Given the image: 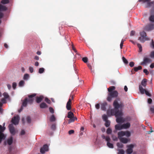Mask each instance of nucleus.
<instances>
[{"label":"nucleus","mask_w":154,"mask_h":154,"mask_svg":"<svg viewBox=\"0 0 154 154\" xmlns=\"http://www.w3.org/2000/svg\"><path fill=\"white\" fill-rule=\"evenodd\" d=\"M29 71L31 73H32L34 71L33 68L32 67H30L29 68Z\"/></svg>","instance_id":"864d4df0"},{"label":"nucleus","mask_w":154,"mask_h":154,"mask_svg":"<svg viewBox=\"0 0 154 154\" xmlns=\"http://www.w3.org/2000/svg\"><path fill=\"white\" fill-rule=\"evenodd\" d=\"M135 33V32L134 31H132L131 32V35L133 36V35Z\"/></svg>","instance_id":"774afa93"},{"label":"nucleus","mask_w":154,"mask_h":154,"mask_svg":"<svg viewBox=\"0 0 154 154\" xmlns=\"http://www.w3.org/2000/svg\"><path fill=\"white\" fill-rule=\"evenodd\" d=\"M25 82L21 80L20 81L19 83V86L20 87H23L24 84Z\"/></svg>","instance_id":"7c9ffc66"},{"label":"nucleus","mask_w":154,"mask_h":154,"mask_svg":"<svg viewBox=\"0 0 154 154\" xmlns=\"http://www.w3.org/2000/svg\"><path fill=\"white\" fill-rule=\"evenodd\" d=\"M113 105L115 108L114 109H109L107 111V114L108 116L115 115L116 118V121L118 123H122L125 121H130L131 118L128 117L125 118L122 117L123 113L121 111L115 112V110L121 109L124 106L118 100H115L114 102Z\"/></svg>","instance_id":"f257e3e1"},{"label":"nucleus","mask_w":154,"mask_h":154,"mask_svg":"<svg viewBox=\"0 0 154 154\" xmlns=\"http://www.w3.org/2000/svg\"><path fill=\"white\" fill-rule=\"evenodd\" d=\"M150 67L151 68H153L154 67V63H152L150 66Z\"/></svg>","instance_id":"338daca9"},{"label":"nucleus","mask_w":154,"mask_h":154,"mask_svg":"<svg viewBox=\"0 0 154 154\" xmlns=\"http://www.w3.org/2000/svg\"><path fill=\"white\" fill-rule=\"evenodd\" d=\"M44 98V97L42 96H41L39 97H38L36 99V102L37 103H39L41 102L42 100Z\"/></svg>","instance_id":"393cba45"},{"label":"nucleus","mask_w":154,"mask_h":154,"mask_svg":"<svg viewBox=\"0 0 154 154\" xmlns=\"http://www.w3.org/2000/svg\"><path fill=\"white\" fill-rule=\"evenodd\" d=\"M124 42V41L123 40V39L122 40L121 43L120 44V47L121 49L122 48V46H123V44Z\"/></svg>","instance_id":"6e6d98bb"},{"label":"nucleus","mask_w":154,"mask_h":154,"mask_svg":"<svg viewBox=\"0 0 154 154\" xmlns=\"http://www.w3.org/2000/svg\"><path fill=\"white\" fill-rule=\"evenodd\" d=\"M7 86L8 89L9 90H10L11 88V85L8 84L7 85Z\"/></svg>","instance_id":"69168bd1"},{"label":"nucleus","mask_w":154,"mask_h":154,"mask_svg":"<svg viewBox=\"0 0 154 154\" xmlns=\"http://www.w3.org/2000/svg\"><path fill=\"white\" fill-rule=\"evenodd\" d=\"M13 142V137H11L8 138L5 142V144H8L9 145H11Z\"/></svg>","instance_id":"f8f14e48"},{"label":"nucleus","mask_w":154,"mask_h":154,"mask_svg":"<svg viewBox=\"0 0 154 154\" xmlns=\"http://www.w3.org/2000/svg\"><path fill=\"white\" fill-rule=\"evenodd\" d=\"M117 146L119 148H122L123 145L122 143H117Z\"/></svg>","instance_id":"473e14b6"},{"label":"nucleus","mask_w":154,"mask_h":154,"mask_svg":"<svg viewBox=\"0 0 154 154\" xmlns=\"http://www.w3.org/2000/svg\"><path fill=\"white\" fill-rule=\"evenodd\" d=\"M9 128L10 132L11 134L14 135L17 132V131L15 129L12 124L9 125Z\"/></svg>","instance_id":"9d476101"},{"label":"nucleus","mask_w":154,"mask_h":154,"mask_svg":"<svg viewBox=\"0 0 154 154\" xmlns=\"http://www.w3.org/2000/svg\"><path fill=\"white\" fill-rule=\"evenodd\" d=\"M40 107L41 108H47L48 106L45 103H42L40 105Z\"/></svg>","instance_id":"a878e982"},{"label":"nucleus","mask_w":154,"mask_h":154,"mask_svg":"<svg viewBox=\"0 0 154 154\" xmlns=\"http://www.w3.org/2000/svg\"><path fill=\"white\" fill-rule=\"evenodd\" d=\"M17 86V84L15 82H13L12 84V87L14 89H15Z\"/></svg>","instance_id":"a18cd8bd"},{"label":"nucleus","mask_w":154,"mask_h":154,"mask_svg":"<svg viewBox=\"0 0 154 154\" xmlns=\"http://www.w3.org/2000/svg\"><path fill=\"white\" fill-rule=\"evenodd\" d=\"M71 100L69 99L67 103L66 106V108L68 110H70L71 109Z\"/></svg>","instance_id":"412c9836"},{"label":"nucleus","mask_w":154,"mask_h":154,"mask_svg":"<svg viewBox=\"0 0 154 154\" xmlns=\"http://www.w3.org/2000/svg\"><path fill=\"white\" fill-rule=\"evenodd\" d=\"M112 138L113 140L114 141H116L117 140V138L116 137L114 136H112Z\"/></svg>","instance_id":"13d9d810"},{"label":"nucleus","mask_w":154,"mask_h":154,"mask_svg":"<svg viewBox=\"0 0 154 154\" xmlns=\"http://www.w3.org/2000/svg\"><path fill=\"white\" fill-rule=\"evenodd\" d=\"M105 121V125L106 127H108L109 126L110 124V122L109 120H106Z\"/></svg>","instance_id":"2f4dec72"},{"label":"nucleus","mask_w":154,"mask_h":154,"mask_svg":"<svg viewBox=\"0 0 154 154\" xmlns=\"http://www.w3.org/2000/svg\"><path fill=\"white\" fill-rule=\"evenodd\" d=\"M20 120V117L18 116H17L13 118L11 122L14 125H16L18 124Z\"/></svg>","instance_id":"6e6552de"},{"label":"nucleus","mask_w":154,"mask_h":154,"mask_svg":"<svg viewBox=\"0 0 154 154\" xmlns=\"http://www.w3.org/2000/svg\"><path fill=\"white\" fill-rule=\"evenodd\" d=\"M123 129H127L130 127L131 124L129 122L125 123L122 125Z\"/></svg>","instance_id":"a211bd4d"},{"label":"nucleus","mask_w":154,"mask_h":154,"mask_svg":"<svg viewBox=\"0 0 154 154\" xmlns=\"http://www.w3.org/2000/svg\"><path fill=\"white\" fill-rule=\"evenodd\" d=\"M48 150V146L47 145H45L41 149L40 152L42 153H44L45 152L47 151Z\"/></svg>","instance_id":"2eb2a0df"},{"label":"nucleus","mask_w":154,"mask_h":154,"mask_svg":"<svg viewBox=\"0 0 154 154\" xmlns=\"http://www.w3.org/2000/svg\"><path fill=\"white\" fill-rule=\"evenodd\" d=\"M50 121L51 122H54L55 120V118L54 115L51 116L50 119Z\"/></svg>","instance_id":"ea45409f"},{"label":"nucleus","mask_w":154,"mask_h":154,"mask_svg":"<svg viewBox=\"0 0 154 154\" xmlns=\"http://www.w3.org/2000/svg\"><path fill=\"white\" fill-rule=\"evenodd\" d=\"M134 146V145L132 144H130L127 146V149L126 150V152L127 154H130L133 151V149Z\"/></svg>","instance_id":"0eeeda50"},{"label":"nucleus","mask_w":154,"mask_h":154,"mask_svg":"<svg viewBox=\"0 0 154 154\" xmlns=\"http://www.w3.org/2000/svg\"><path fill=\"white\" fill-rule=\"evenodd\" d=\"M140 35L141 36L144 37H147L146 36V34L145 32L144 31H143L140 32Z\"/></svg>","instance_id":"72a5a7b5"},{"label":"nucleus","mask_w":154,"mask_h":154,"mask_svg":"<svg viewBox=\"0 0 154 154\" xmlns=\"http://www.w3.org/2000/svg\"><path fill=\"white\" fill-rule=\"evenodd\" d=\"M28 103V98H26L23 102L22 106H26Z\"/></svg>","instance_id":"bb28decb"},{"label":"nucleus","mask_w":154,"mask_h":154,"mask_svg":"<svg viewBox=\"0 0 154 154\" xmlns=\"http://www.w3.org/2000/svg\"><path fill=\"white\" fill-rule=\"evenodd\" d=\"M49 111H50V112L52 113H54V110L51 107H50L49 108Z\"/></svg>","instance_id":"5fc2aeb1"},{"label":"nucleus","mask_w":154,"mask_h":154,"mask_svg":"<svg viewBox=\"0 0 154 154\" xmlns=\"http://www.w3.org/2000/svg\"><path fill=\"white\" fill-rule=\"evenodd\" d=\"M27 122L30 123L31 122V119L29 117H27Z\"/></svg>","instance_id":"680f3d73"},{"label":"nucleus","mask_w":154,"mask_h":154,"mask_svg":"<svg viewBox=\"0 0 154 154\" xmlns=\"http://www.w3.org/2000/svg\"><path fill=\"white\" fill-rule=\"evenodd\" d=\"M118 151H119L118 154H124V151L122 149H118Z\"/></svg>","instance_id":"e433bc0d"},{"label":"nucleus","mask_w":154,"mask_h":154,"mask_svg":"<svg viewBox=\"0 0 154 154\" xmlns=\"http://www.w3.org/2000/svg\"><path fill=\"white\" fill-rule=\"evenodd\" d=\"M7 9L6 7L0 4V18H1L3 16V14L2 11H6Z\"/></svg>","instance_id":"9b49d317"},{"label":"nucleus","mask_w":154,"mask_h":154,"mask_svg":"<svg viewBox=\"0 0 154 154\" xmlns=\"http://www.w3.org/2000/svg\"><path fill=\"white\" fill-rule=\"evenodd\" d=\"M129 65L131 67H132L133 66H134V63L133 62H130L129 63Z\"/></svg>","instance_id":"bf43d9fd"},{"label":"nucleus","mask_w":154,"mask_h":154,"mask_svg":"<svg viewBox=\"0 0 154 154\" xmlns=\"http://www.w3.org/2000/svg\"><path fill=\"white\" fill-rule=\"evenodd\" d=\"M45 101L48 104H50L51 103V101L49 100L47 98H45Z\"/></svg>","instance_id":"09e8293b"},{"label":"nucleus","mask_w":154,"mask_h":154,"mask_svg":"<svg viewBox=\"0 0 154 154\" xmlns=\"http://www.w3.org/2000/svg\"><path fill=\"white\" fill-rule=\"evenodd\" d=\"M44 71V68H40L39 69V73H42Z\"/></svg>","instance_id":"a19ab883"},{"label":"nucleus","mask_w":154,"mask_h":154,"mask_svg":"<svg viewBox=\"0 0 154 154\" xmlns=\"http://www.w3.org/2000/svg\"><path fill=\"white\" fill-rule=\"evenodd\" d=\"M139 89L140 93L142 94H143L144 93L146 94L147 95L150 96H151L149 92V91L146 90L145 89H144L142 86L141 85H140L139 86Z\"/></svg>","instance_id":"39448f33"},{"label":"nucleus","mask_w":154,"mask_h":154,"mask_svg":"<svg viewBox=\"0 0 154 154\" xmlns=\"http://www.w3.org/2000/svg\"><path fill=\"white\" fill-rule=\"evenodd\" d=\"M105 140L107 142H109L110 140V138L109 137L107 136L106 137Z\"/></svg>","instance_id":"8fccbe9b"},{"label":"nucleus","mask_w":154,"mask_h":154,"mask_svg":"<svg viewBox=\"0 0 154 154\" xmlns=\"http://www.w3.org/2000/svg\"><path fill=\"white\" fill-rule=\"evenodd\" d=\"M74 132V131L73 130H70L69 131V134H72Z\"/></svg>","instance_id":"e2e57ef3"},{"label":"nucleus","mask_w":154,"mask_h":154,"mask_svg":"<svg viewBox=\"0 0 154 154\" xmlns=\"http://www.w3.org/2000/svg\"><path fill=\"white\" fill-rule=\"evenodd\" d=\"M112 132V129L110 128H108L106 131V133L108 134L111 133Z\"/></svg>","instance_id":"4c0bfd02"},{"label":"nucleus","mask_w":154,"mask_h":154,"mask_svg":"<svg viewBox=\"0 0 154 154\" xmlns=\"http://www.w3.org/2000/svg\"><path fill=\"white\" fill-rule=\"evenodd\" d=\"M143 72L145 73L146 75H148L149 74V71L146 69H144L143 70Z\"/></svg>","instance_id":"4d7b16f0"},{"label":"nucleus","mask_w":154,"mask_h":154,"mask_svg":"<svg viewBox=\"0 0 154 154\" xmlns=\"http://www.w3.org/2000/svg\"><path fill=\"white\" fill-rule=\"evenodd\" d=\"M122 59L123 62L125 64H127L128 63V62L127 60L124 57H122Z\"/></svg>","instance_id":"c9c22d12"},{"label":"nucleus","mask_w":154,"mask_h":154,"mask_svg":"<svg viewBox=\"0 0 154 154\" xmlns=\"http://www.w3.org/2000/svg\"><path fill=\"white\" fill-rule=\"evenodd\" d=\"M147 80L144 79H143L141 82V84L143 86L145 87L146 85Z\"/></svg>","instance_id":"b1692460"},{"label":"nucleus","mask_w":154,"mask_h":154,"mask_svg":"<svg viewBox=\"0 0 154 154\" xmlns=\"http://www.w3.org/2000/svg\"><path fill=\"white\" fill-rule=\"evenodd\" d=\"M150 110L152 113H154V106L151 107L150 108Z\"/></svg>","instance_id":"052dcab7"},{"label":"nucleus","mask_w":154,"mask_h":154,"mask_svg":"<svg viewBox=\"0 0 154 154\" xmlns=\"http://www.w3.org/2000/svg\"><path fill=\"white\" fill-rule=\"evenodd\" d=\"M151 61V60L148 57H145L143 59V62H142L141 64L142 65H145L146 64L149 63Z\"/></svg>","instance_id":"dca6fc26"},{"label":"nucleus","mask_w":154,"mask_h":154,"mask_svg":"<svg viewBox=\"0 0 154 154\" xmlns=\"http://www.w3.org/2000/svg\"><path fill=\"white\" fill-rule=\"evenodd\" d=\"M118 138H120L124 136L129 137L131 136V134L128 131H121L118 133Z\"/></svg>","instance_id":"20e7f679"},{"label":"nucleus","mask_w":154,"mask_h":154,"mask_svg":"<svg viewBox=\"0 0 154 154\" xmlns=\"http://www.w3.org/2000/svg\"><path fill=\"white\" fill-rule=\"evenodd\" d=\"M70 119L68 121V123L69 124L71 122H73L74 121V119L73 117L69 118Z\"/></svg>","instance_id":"37998d69"},{"label":"nucleus","mask_w":154,"mask_h":154,"mask_svg":"<svg viewBox=\"0 0 154 154\" xmlns=\"http://www.w3.org/2000/svg\"><path fill=\"white\" fill-rule=\"evenodd\" d=\"M150 0H139V2H143V3L146 4V7H148L151 6L152 4H154V2H150Z\"/></svg>","instance_id":"1a4fd4ad"},{"label":"nucleus","mask_w":154,"mask_h":154,"mask_svg":"<svg viewBox=\"0 0 154 154\" xmlns=\"http://www.w3.org/2000/svg\"><path fill=\"white\" fill-rule=\"evenodd\" d=\"M107 145L109 148H113V144L110 143L109 142H107Z\"/></svg>","instance_id":"c756f323"},{"label":"nucleus","mask_w":154,"mask_h":154,"mask_svg":"<svg viewBox=\"0 0 154 154\" xmlns=\"http://www.w3.org/2000/svg\"><path fill=\"white\" fill-rule=\"evenodd\" d=\"M115 89V88L114 86H111L108 88V91L109 92L107 98L108 101H110L112 98L116 97L118 96V93L116 91H112V90H114Z\"/></svg>","instance_id":"f03ea898"},{"label":"nucleus","mask_w":154,"mask_h":154,"mask_svg":"<svg viewBox=\"0 0 154 154\" xmlns=\"http://www.w3.org/2000/svg\"><path fill=\"white\" fill-rule=\"evenodd\" d=\"M142 69V67L140 66H139L137 67H134V70L135 71H137L141 69Z\"/></svg>","instance_id":"f704fd0d"},{"label":"nucleus","mask_w":154,"mask_h":154,"mask_svg":"<svg viewBox=\"0 0 154 154\" xmlns=\"http://www.w3.org/2000/svg\"><path fill=\"white\" fill-rule=\"evenodd\" d=\"M3 95L4 96L5 98H3L1 99V101L0 102V107L2 106L3 103H6L5 99L8 98L9 96L8 94L6 92L4 93Z\"/></svg>","instance_id":"423d86ee"},{"label":"nucleus","mask_w":154,"mask_h":154,"mask_svg":"<svg viewBox=\"0 0 154 154\" xmlns=\"http://www.w3.org/2000/svg\"><path fill=\"white\" fill-rule=\"evenodd\" d=\"M137 45L139 48L140 51H142V47L140 44L137 43Z\"/></svg>","instance_id":"c03bdc74"},{"label":"nucleus","mask_w":154,"mask_h":154,"mask_svg":"<svg viewBox=\"0 0 154 154\" xmlns=\"http://www.w3.org/2000/svg\"><path fill=\"white\" fill-rule=\"evenodd\" d=\"M102 118L103 119L104 121H106L107 120V116L106 115H104L102 116Z\"/></svg>","instance_id":"79ce46f5"},{"label":"nucleus","mask_w":154,"mask_h":154,"mask_svg":"<svg viewBox=\"0 0 154 154\" xmlns=\"http://www.w3.org/2000/svg\"><path fill=\"white\" fill-rule=\"evenodd\" d=\"M82 60L85 63H87L88 61V58L86 57H83L82 59Z\"/></svg>","instance_id":"de8ad7c7"},{"label":"nucleus","mask_w":154,"mask_h":154,"mask_svg":"<svg viewBox=\"0 0 154 154\" xmlns=\"http://www.w3.org/2000/svg\"><path fill=\"white\" fill-rule=\"evenodd\" d=\"M151 14L149 18V20L152 22H154V6L151 11Z\"/></svg>","instance_id":"4468645a"},{"label":"nucleus","mask_w":154,"mask_h":154,"mask_svg":"<svg viewBox=\"0 0 154 154\" xmlns=\"http://www.w3.org/2000/svg\"><path fill=\"white\" fill-rule=\"evenodd\" d=\"M5 123H3V126L0 125V143L6 137V135L3 133L5 129Z\"/></svg>","instance_id":"7ed1b4c3"},{"label":"nucleus","mask_w":154,"mask_h":154,"mask_svg":"<svg viewBox=\"0 0 154 154\" xmlns=\"http://www.w3.org/2000/svg\"><path fill=\"white\" fill-rule=\"evenodd\" d=\"M29 75L28 74H24L23 79L25 80H27L29 78Z\"/></svg>","instance_id":"c85d7f7f"},{"label":"nucleus","mask_w":154,"mask_h":154,"mask_svg":"<svg viewBox=\"0 0 154 154\" xmlns=\"http://www.w3.org/2000/svg\"><path fill=\"white\" fill-rule=\"evenodd\" d=\"M152 100L151 99H149L148 100V103L149 104H151L152 102Z\"/></svg>","instance_id":"0e129e2a"},{"label":"nucleus","mask_w":154,"mask_h":154,"mask_svg":"<svg viewBox=\"0 0 154 154\" xmlns=\"http://www.w3.org/2000/svg\"><path fill=\"white\" fill-rule=\"evenodd\" d=\"M154 29V24H151L147 25L146 28L145 30L147 31L152 30Z\"/></svg>","instance_id":"f3484780"},{"label":"nucleus","mask_w":154,"mask_h":154,"mask_svg":"<svg viewBox=\"0 0 154 154\" xmlns=\"http://www.w3.org/2000/svg\"><path fill=\"white\" fill-rule=\"evenodd\" d=\"M139 40L141 42H144L146 40H149V38L147 37H144L142 36H140L139 38Z\"/></svg>","instance_id":"aec40b11"},{"label":"nucleus","mask_w":154,"mask_h":154,"mask_svg":"<svg viewBox=\"0 0 154 154\" xmlns=\"http://www.w3.org/2000/svg\"><path fill=\"white\" fill-rule=\"evenodd\" d=\"M106 102H104L102 103L101 104V108L102 110H105L106 109Z\"/></svg>","instance_id":"5701e85b"},{"label":"nucleus","mask_w":154,"mask_h":154,"mask_svg":"<svg viewBox=\"0 0 154 154\" xmlns=\"http://www.w3.org/2000/svg\"><path fill=\"white\" fill-rule=\"evenodd\" d=\"M100 105L99 103L96 104L95 105V108L97 109H99L100 108Z\"/></svg>","instance_id":"603ef678"},{"label":"nucleus","mask_w":154,"mask_h":154,"mask_svg":"<svg viewBox=\"0 0 154 154\" xmlns=\"http://www.w3.org/2000/svg\"><path fill=\"white\" fill-rule=\"evenodd\" d=\"M73 116L74 114L72 112L70 111L68 112L67 117L69 118L72 117Z\"/></svg>","instance_id":"cd10ccee"},{"label":"nucleus","mask_w":154,"mask_h":154,"mask_svg":"<svg viewBox=\"0 0 154 154\" xmlns=\"http://www.w3.org/2000/svg\"><path fill=\"white\" fill-rule=\"evenodd\" d=\"M151 46L152 48H154V42L153 40L152 39H151Z\"/></svg>","instance_id":"49530a36"},{"label":"nucleus","mask_w":154,"mask_h":154,"mask_svg":"<svg viewBox=\"0 0 154 154\" xmlns=\"http://www.w3.org/2000/svg\"><path fill=\"white\" fill-rule=\"evenodd\" d=\"M115 129L116 130H120L123 129L122 125H116L115 126Z\"/></svg>","instance_id":"4be33fe9"},{"label":"nucleus","mask_w":154,"mask_h":154,"mask_svg":"<svg viewBox=\"0 0 154 154\" xmlns=\"http://www.w3.org/2000/svg\"><path fill=\"white\" fill-rule=\"evenodd\" d=\"M9 2L8 0H2L1 3L3 4H6L8 3Z\"/></svg>","instance_id":"58836bf2"},{"label":"nucleus","mask_w":154,"mask_h":154,"mask_svg":"<svg viewBox=\"0 0 154 154\" xmlns=\"http://www.w3.org/2000/svg\"><path fill=\"white\" fill-rule=\"evenodd\" d=\"M119 139L120 141L124 143H126L129 141V139L126 138L122 137Z\"/></svg>","instance_id":"6ab92c4d"},{"label":"nucleus","mask_w":154,"mask_h":154,"mask_svg":"<svg viewBox=\"0 0 154 154\" xmlns=\"http://www.w3.org/2000/svg\"><path fill=\"white\" fill-rule=\"evenodd\" d=\"M150 57L152 58H154V51L152 52L150 54Z\"/></svg>","instance_id":"3c124183"},{"label":"nucleus","mask_w":154,"mask_h":154,"mask_svg":"<svg viewBox=\"0 0 154 154\" xmlns=\"http://www.w3.org/2000/svg\"><path fill=\"white\" fill-rule=\"evenodd\" d=\"M36 94H31L29 96V98L28 99V103H32L33 102L34 99L33 97L35 96Z\"/></svg>","instance_id":"ddd939ff"}]
</instances>
